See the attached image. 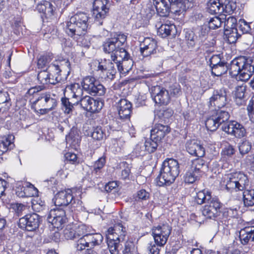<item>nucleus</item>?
<instances>
[{"instance_id": "f257e3e1", "label": "nucleus", "mask_w": 254, "mask_h": 254, "mask_svg": "<svg viewBox=\"0 0 254 254\" xmlns=\"http://www.w3.org/2000/svg\"><path fill=\"white\" fill-rule=\"evenodd\" d=\"M89 17L84 12H78L65 22L64 31L67 35L77 42L86 34Z\"/></svg>"}, {"instance_id": "f03ea898", "label": "nucleus", "mask_w": 254, "mask_h": 254, "mask_svg": "<svg viewBox=\"0 0 254 254\" xmlns=\"http://www.w3.org/2000/svg\"><path fill=\"white\" fill-rule=\"evenodd\" d=\"M179 164L173 158L166 159L162 165L160 174L156 178L159 187L169 186L173 184L180 174Z\"/></svg>"}, {"instance_id": "7ed1b4c3", "label": "nucleus", "mask_w": 254, "mask_h": 254, "mask_svg": "<svg viewBox=\"0 0 254 254\" xmlns=\"http://www.w3.org/2000/svg\"><path fill=\"white\" fill-rule=\"evenodd\" d=\"M127 36L122 33H115L111 37L107 38L103 42L102 47L104 53L111 55V61L117 55H121L126 50L125 45Z\"/></svg>"}, {"instance_id": "20e7f679", "label": "nucleus", "mask_w": 254, "mask_h": 254, "mask_svg": "<svg viewBox=\"0 0 254 254\" xmlns=\"http://www.w3.org/2000/svg\"><path fill=\"white\" fill-rule=\"evenodd\" d=\"M57 105V100L51 97L50 92H46L39 94L32 103L31 108L35 112L44 115L54 109Z\"/></svg>"}, {"instance_id": "39448f33", "label": "nucleus", "mask_w": 254, "mask_h": 254, "mask_svg": "<svg viewBox=\"0 0 254 254\" xmlns=\"http://www.w3.org/2000/svg\"><path fill=\"white\" fill-rule=\"evenodd\" d=\"M249 185L248 176L241 172L230 174L227 178L226 188L228 191H244Z\"/></svg>"}, {"instance_id": "423d86ee", "label": "nucleus", "mask_w": 254, "mask_h": 254, "mask_svg": "<svg viewBox=\"0 0 254 254\" xmlns=\"http://www.w3.org/2000/svg\"><path fill=\"white\" fill-rule=\"evenodd\" d=\"M71 211L68 208H57L50 210L47 215V220L53 227L58 230L62 229L68 217L71 215Z\"/></svg>"}, {"instance_id": "0eeeda50", "label": "nucleus", "mask_w": 254, "mask_h": 254, "mask_svg": "<svg viewBox=\"0 0 254 254\" xmlns=\"http://www.w3.org/2000/svg\"><path fill=\"white\" fill-rule=\"evenodd\" d=\"M103 240V236L99 233H95V230L89 232L87 236L79 242H76L74 248L76 251L81 252L88 248H93L101 244Z\"/></svg>"}, {"instance_id": "6e6552de", "label": "nucleus", "mask_w": 254, "mask_h": 254, "mask_svg": "<svg viewBox=\"0 0 254 254\" xmlns=\"http://www.w3.org/2000/svg\"><path fill=\"white\" fill-rule=\"evenodd\" d=\"M81 85L84 90L92 96H103L106 91L103 85L91 76H87L83 78Z\"/></svg>"}, {"instance_id": "1a4fd4ad", "label": "nucleus", "mask_w": 254, "mask_h": 254, "mask_svg": "<svg viewBox=\"0 0 254 254\" xmlns=\"http://www.w3.org/2000/svg\"><path fill=\"white\" fill-rule=\"evenodd\" d=\"M108 0H94L93 7V15L95 22L98 25L103 24V20L109 12L110 5Z\"/></svg>"}, {"instance_id": "9d476101", "label": "nucleus", "mask_w": 254, "mask_h": 254, "mask_svg": "<svg viewBox=\"0 0 254 254\" xmlns=\"http://www.w3.org/2000/svg\"><path fill=\"white\" fill-rule=\"evenodd\" d=\"M152 236L156 244L165 245L172 231V227L168 223L160 224L153 226L151 229Z\"/></svg>"}, {"instance_id": "9b49d317", "label": "nucleus", "mask_w": 254, "mask_h": 254, "mask_svg": "<svg viewBox=\"0 0 254 254\" xmlns=\"http://www.w3.org/2000/svg\"><path fill=\"white\" fill-rule=\"evenodd\" d=\"M41 218L35 213H29L19 219L18 225L23 230L35 231L39 227Z\"/></svg>"}, {"instance_id": "f8f14e48", "label": "nucleus", "mask_w": 254, "mask_h": 254, "mask_svg": "<svg viewBox=\"0 0 254 254\" xmlns=\"http://www.w3.org/2000/svg\"><path fill=\"white\" fill-rule=\"evenodd\" d=\"M205 203L202 210L203 215L212 219H214L219 215L222 204L217 197H212Z\"/></svg>"}, {"instance_id": "ddd939ff", "label": "nucleus", "mask_w": 254, "mask_h": 254, "mask_svg": "<svg viewBox=\"0 0 254 254\" xmlns=\"http://www.w3.org/2000/svg\"><path fill=\"white\" fill-rule=\"evenodd\" d=\"M112 61L116 64L119 71L123 74L128 73L132 69L133 62L130 54L126 51L121 55H117Z\"/></svg>"}, {"instance_id": "4468645a", "label": "nucleus", "mask_w": 254, "mask_h": 254, "mask_svg": "<svg viewBox=\"0 0 254 254\" xmlns=\"http://www.w3.org/2000/svg\"><path fill=\"white\" fill-rule=\"evenodd\" d=\"M227 91L225 88L214 90L212 96L207 102L209 108L215 107L216 109H221L227 104Z\"/></svg>"}, {"instance_id": "2eb2a0df", "label": "nucleus", "mask_w": 254, "mask_h": 254, "mask_svg": "<svg viewBox=\"0 0 254 254\" xmlns=\"http://www.w3.org/2000/svg\"><path fill=\"white\" fill-rule=\"evenodd\" d=\"M236 24L237 19L233 16H229L224 22L225 34L228 36V40L230 43L235 42L241 37V34L236 27Z\"/></svg>"}, {"instance_id": "dca6fc26", "label": "nucleus", "mask_w": 254, "mask_h": 254, "mask_svg": "<svg viewBox=\"0 0 254 254\" xmlns=\"http://www.w3.org/2000/svg\"><path fill=\"white\" fill-rule=\"evenodd\" d=\"M151 96L155 103L160 105H167L171 100L169 90L160 86L152 88Z\"/></svg>"}, {"instance_id": "f3484780", "label": "nucleus", "mask_w": 254, "mask_h": 254, "mask_svg": "<svg viewBox=\"0 0 254 254\" xmlns=\"http://www.w3.org/2000/svg\"><path fill=\"white\" fill-rule=\"evenodd\" d=\"M78 102L84 110L93 113L98 112L103 106L102 102L95 100L88 95H85L80 100H78Z\"/></svg>"}, {"instance_id": "a211bd4d", "label": "nucleus", "mask_w": 254, "mask_h": 254, "mask_svg": "<svg viewBox=\"0 0 254 254\" xmlns=\"http://www.w3.org/2000/svg\"><path fill=\"white\" fill-rule=\"evenodd\" d=\"M157 41L150 37H146L140 44V53L143 57H148L156 53Z\"/></svg>"}, {"instance_id": "6ab92c4d", "label": "nucleus", "mask_w": 254, "mask_h": 254, "mask_svg": "<svg viewBox=\"0 0 254 254\" xmlns=\"http://www.w3.org/2000/svg\"><path fill=\"white\" fill-rule=\"evenodd\" d=\"M117 104L120 118L124 120H129L131 112V103L126 99H121Z\"/></svg>"}, {"instance_id": "aec40b11", "label": "nucleus", "mask_w": 254, "mask_h": 254, "mask_svg": "<svg viewBox=\"0 0 254 254\" xmlns=\"http://www.w3.org/2000/svg\"><path fill=\"white\" fill-rule=\"evenodd\" d=\"M109 236H113L117 241L123 242L126 240L127 236L126 228L121 223H118L115 224L113 227H110L108 229Z\"/></svg>"}, {"instance_id": "412c9836", "label": "nucleus", "mask_w": 254, "mask_h": 254, "mask_svg": "<svg viewBox=\"0 0 254 254\" xmlns=\"http://www.w3.org/2000/svg\"><path fill=\"white\" fill-rule=\"evenodd\" d=\"M71 192L70 190H62L58 192L55 196V205L64 206L62 209H64L65 207L68 206L73 198Z\"/></svg>"}, {"instance_id": "4be33fe9", "label": "nucleus", "mask_w": 254, "mask_h": 254, "mask_svg": "<svg viewBox=\"0 0 254 254\" xmlns=\"http://www.w3.org/2000/svg\"><path fill=\"white\" fill-rule=\"evenodd\" d=\"M186 147L187 151L191 155L201 158L205 155L204 148L195 140L187 141Z\"/></svg>"}, {"instance_id": "5701e85b", "label": "nucleus", "mask_w": 254, "mask_h": 254, "mask_svg": "<svg viewBox=\"0 0 254 254\" xmlns=\"http://www.w3.org/2000/svg\"><path fill=\"white\" fill-rule=\"evenodd\" d=\"M54 8L53 4L50 1L46 0L41 1L36 6V9L41 13V16L43 19L52 17L54 13Z\"/></svg>"}, {"instance_id": "b1692460", "label": "nucleus", "mask_w": 254, "mask_h": 254, "mask_svg": "<svg viewBox=\"0 0 254 254\" xmlns=\"http://www.w3.org/2000/svg\"><path fill=\"white\" fill-rule=\"evenodd\" d=\"M170 131V128L168 125L161 124H156L150 131V136L154 140L161 143L162 140L166 135Z\"/></svg>"}, {"instance_id": "393cba45", "label": "nucleus", "mask_w": 254, "mask_h": 254, "mask_svg": "<svg viewBox=\"0 0 254 254\" xmlns=\"http://www.w3.org/2000/svg\"><path fill=\"white\" fill-rule=\"evenodd\" d=\"M53 69L57 70V73H59L61 72L60 66L58 65L53 64L49 66L48 68L45 70H41L39 72L37 78L40 83L42 84H47L48 83H53L52 79L50 80V76L52 75V71Z\"/></svg>"}, {"instance_id": "a878e982", "label": "nucleus", "mask_w": 254, "mask_h": 254, "mask_svg": "<svg viewBox=\"0 0 254 254\" xmlns=\"http://www.w3.org/2000/svg\"><path fill=\"white\" fill-rule=\"evenodd\" d=\"M253 61L251 58L245 57V65L241 68L239 79L240 80L246 81L254 73V65L252 64Z\"/></svg>"}, {"instance_id": "bb28decb", "label": "nucleus", "mask_w": 254, "mask_h": 254, "mask_svg": "<svg viewBox=\"0 0 254 254\" xmlns=\"http://www.w3.org/2000/svg\"><path fill=\"white\" fill-rule=\"evenodd\" d=\"M245 57L241 56L234 59L231 63L229 70L230 74L232 76L240 75L241 68L245 65Z\"/></svg>"}, {"instance_id": "cd10ccee", "label": "nucleus", "mask_w": 254, "mask_h": 254, "mask_svg": "<svg viewBox=\"0 0 254 254\" xmlns=\"http://www.w3.org/2000/svg\"><path fill=\"white\" fill-rule=\"evenodd\" d=\"M239 239L243 245H247L251 241L254 242V226H246L239 232Z\"/></svg>"}, {"instance_id": "c85d7f7f", "label": "nucleus", "mask_w": 254, "mask_h": 254, "mask_svg": "<svg viewBox=\"0 0 254 254\" xmlns=\"http://www.w3.org/2000/svg\"><path fill=\"white\" fill-rule=\"evenodd\" d=\"M177 8L175 12L180 15L193 5V0H167Z\"/></svg>"}, {"instance_id": "c756f323", "label": "nucleus", "mask_w": 254, "mask_h": 254, "mask_svg": "<svg viewBox=\"0 0 254 254\" xmlns=\"http://www.w3.org/2000/svg\"><path fill=\"white\" fill-rule=\"evenodd\" d=\"M62 91L65 92L66 90H70L72 93V97L75 98L77 100H80L81 99L84 98L83 87L80 86L79 83H74L69 85H67L65 87L62 86L61 87Z\"/></svg>"}, {"instance_id": "7c9ffc66", "label": "nucleus", "mask_w": 254, "mask_h": 254, "mask_svg": "<svg viewBox=\"0 0 254 254\" xmlns=\"http://www.w3.org/2000/svg\"><path fill=\"white\" fill-rule=\"evenodd\" d=\"M172 3L167 0H161L156 1L155 6L157 13L160 16L166 17L169 15Z\"/></svg>"}, {"instance_id": "2f4dec72", "label": "nucleus", "mask_w": 254, "mask_h": 254, "mask_svg": "<svg viewBox=\"0 0 254 254\" xmlns=\"http://www.w3.org/2000/svg\"><path fill=\"white\" fill-rule=\"evenodd\" d=\"M176 27L174 24L170 23V22L166 21L165 23L162 24L158 28V33L162 38H166L172 34L175 35Z\"/></svg>"}, {"instance_id": "473e14b6", "label": "nucleus", "mask_w": 254, "mask_h": 254, "mask_svg": "<svg viewBox=\"0 0 254 254\" xmlns=\"http://www.w3.org/2000/svg\"><path fill=\"white\" fill-rule=\"evenodd\" d=\"M221 16H226L227 15H231L236 10V3L230 0H222L221 1ZM227 20L225 17V21Z\"/></svg>"}, {"instance_id": "72a5a7b5", "label": "nucleus", "mask_w": 254, "mask_h": 254, "mask_svg": "<svg viewBox=\"0 0 254 254\" xmlns=\"http://www.w3.org/2000/svg\"><path fill=\"white\" fill-rule=\"evenodd\" d=\"M14 136L12 134H9L7 137L3 138L0 142V156L10 150L14 146L13 140Z\"/></svg>"}, {"instance_id": "f704fd0d", "label": "nucleus", "mask_w": 254, "mask_h": 254, "mask_svg": "<svg viewBox=\"0 0 254 254\" xmlns=\"http://www.w3.org/2000/svg\"><path fill=\"white\" fill-rule=\"evenodd\" d=\"M185 42L188 49L192 50L198 43L197 36L193 31L187 30L185 32Z\"/></svg>"}, {"instance_id": "c9c22d12", "label": "nucleus", "mask_w": 254, "mask_h": 254, "mask_svg": "<svg viewBox=\"0 0 254 254\" xmlns=\"http://www.w3.org/2000/svg\"><path fill=\"white\" fill-rule=\"evenodd\" d=\"M211 114L215 118L220 124L222 126V124L229 120L230 115L227 111L222 110L221 109H216L212 110Z\"/></svg>"}, {"instance_id": "e433bc0d", "label": "nucleus", "mask_w": 254, "mask_h": 254, "mask_svg": "<svg viewBox=\"0 0 254 254\" xmlns=\"http://www.w3.org/2000/svg\"><path fill=\"white\" fill-rule=\"evenodd\" d=\"M221 1L222 0H209L207 2V8L209 13L212 14H221Z\"/></svg>"}, {"instance_id": "4c0bfd02", "label": "nucleus", "mask_w": 254, "mask_h": 254, "mask_svg": "<svg viewBox=\"0 0 254 254\" xmlns=\"http://www.w3.org/2000/svg\"><path fill=\"white\" fill-rule=\"evenodd\" d=\"M212 197L210 191L203 190L196 193L194 200L198 204H202L206 203Z\"/></svg>"}, {"instance_id": "58836bf2", "label": "nucleus", "mask_w": 254, "mask_h": 254, "mask_svg": "<svg viewBox=\"0 0 254 254\" xmlns=\"http://www.w3.org/2000/svg\"><path fill=\"white\" fill-rule=\"evenodd\" d=\"M200 177L201 175L199 174L190 167L184 175V180L185 183L192 184L199 180Z\"/></svg>"}, {"instance_id": "ea45409f", "label": "nucleus", "mask_w": 254, "mask_h": 254, "mask_svg": "<svg viewBox=\"0 0 254 254\" xmlns=\"http://www.w3.org/2000/svg\"><path fill=\"white\" fill-rule=\"evenodd\" d=\"M243 200L244 205L247 207L254 205V190L247 189L243 191Z\"/></svg>"}, {"instance_id": "a19ab883", "label": "nucleus", "mask_w": 254, "mask_h": 254, "mask_svg": "<svg viewBox=\"0 0 254 254\" xmlns=\"http://www.w3.org/2000/svg\"><path fill=\"white\" fill-rule=\"evenodd\" d=\"M109 240L108 242V247L111 254H122L120 253L122 245L117 241L113 237L109 236Z\"/></svg>"}, {"instance_id": "79ce46f5", "label": "nucleus", "mask_w": 254, "mask_h": 254, "mask_svg": "<svg viewBox=\"0 0 254 254\" xmlns=\"http://www.w3.org/2000/svg\"><path fill=\"white\" fill-rule=\"evenodd\" d=\"M228 69L229 65L226 62H224L214 66H212L211 68V73L214 76H220L226 73Z\"/></svg>"}, {"instance_id": "37998d69", "label": "nucleus", "mask_w": 254, "mask_h": 254, "mask_svg": "<svg viewBox=\"0 0 254 254\" xmlns=\"http://www.w3.org/2000/svg\"><path fill=\"white\" fill-rule=\"evenodd\" d=\"M61 102L62 109L65 114H69L72 112L74 105H77L79 104L78 100L74 103H71L69 101V99L65 97L62 98Z\"/></svg>"}, {"instance_id": "c03bdc74", "label": "nucleus", "mask_w": 254, "mask_h": 254, "mask_svg": "<svg viewBox=\"0 0 254 254\" xmlns=\"http://www.w3.org/2000/svg\"><path fill=\"white\" fill-rule=\"evenodd\" d=\"M144 144L146 152L149 153H151L154 152L157 150V147L161 144V142L156 140V139L154 140L150 136V139L146 140Z\"/></svg>"}, {"instance_id": "a18cd8bd", "label": "nucleus", "mask_w": 254, "mask_h": 254, "mask_svg": "<svg viewBox=\"0 0 254 254\" xmlns=\"http://www.w3.org/2000/svg\"><path fill=\"white\" fill-rule=\"evenodd\" d=\"M74 230L76 239H77L76 242H79L87 236L91 229L86 225H82Z\"/></svg>"}, {"instance_id": "49530a36", "label": "nucleus", "mask_w": 254, "mask_h": 254, "mask_svg": "<svg viewBox=\"0 0 254 254\" xmlns=\"http://www.w3.org/2000/svg\"><path fill=\"white\" fill-rule=\"evenodd\" d=\"M246 134L247 131L244 126L236 121L232 135L235 136L237 138H241L245 136Z\"/></svg>"}, {"instance_id": "de8ad7c7", "label": "nucleus", "mask_w": 254, "mask_h": 254, "mask_svg": "<svg viewBox=\"0 0 254 254\" xmlns=\"http://www.w3.org/2000/svg\"><path fill=\"white\" fill-rule=\"evenodd\" d=\"M205 124L207 129L211 131L216 130L221 126L211 114L207 118Z\"/></svg>"}, {"instance_id": "09e8293b", "label": "nucleus", "mask_w": 254, "mask_h": 254, "mask_svg": "<svg viewBox=\"0 0 254 254\" xmlns=\"http://www.w3.org/2000/svg\"><path fill=\"white\" fill-rule=\"evenodd\" d=\"M92 137L96 140H101L106 138L105 129L101 126H97L93 128Z\"/></svg>"}, {"instance_id": "8fccbe9b", "label": "nucleus", "mask_w": 254, "mask_h": 254, "mask_svg": "<svg viewBox=\"0 0 254 254\" xmlns=\"http://www.w3.org/2000/svg\"><path fill=\"white\" fill-rule=\"evenodd\" d=\"M122 254H135L136 252L134 243L131 241H127L124 243V247L122 246Z\"/></svg>"}, {"instance_id": "3c124183", "label": "nucleus", "mask_w": 254, "mask_h": 254, "mask_svg": "<svg viewBox=\"0 0 254 254\" xmlns=\"http://www.w3.org/2000/svg\"><path fill=\"white\" fill-rule=\"evenodd\" d=\"M66 142L73 147H76L78 146L80 142V138L78 133L74 131H71L68 136L65 138Z\"/></svg>"}, {"instance_id": "603ef678", "label": "nucleus", "mask_w": 254, "mask_h": 254, "mask_svg": "<svg viewBox=\"0 0 254 254\" xmlns=\"http://www.w3.org/2000/svg\"><path fill=\"white\" fill-rule=\"evenodd\" d=\"M82 202L79 199H73L71 201V202H70V204L68 205V206L65 208H69L71 212L70 216H72V213H76L77 212L80 211L82 210Z\"/></svg>"}, {"instance_id": "864d4df0", "label": "nucleus", "mask_w": 254, "mask_h": 254, "mask_svg": "<svg viewBox=\"0 0 254 254\" xmlns=\"http://www.w3.org/2000/svg\"><path fill=\"white\" fill-rule=\"evenodd\" d=\"M205 166V161L201 158H198L194 160L192 163L190 168L197 172L201 176V173L203 172L202 169L204 166Z\"/></svg>"}, {"instance_id": "5fc2aeb1", "label": "nucleus", "mask_w": 254, "mask_h": 254, "mask_svg": "<svg viewBox=\"0 0 254 254\" xmlns=\"http://www.w3.org/2000/svg\"><path fill=\"white\" fill-rule=\"evenodd\" d=\"M222 19H225V18H221L219 16L211 18L208 21L209 28L211 29H216L220 27L222 23L225 22V21H222Z\"/></svg>"}, {"instance_id": "6e6d98bb", "label": "nucleus", "mask_w": 254, "mask_h": 254, "mask_svg": "<svg viewBox=\"0 0 254 254\" xmlns=\"http://www.w3.org/2000/svg\"><path fill=\"white\" fill-rule=\"evenodd\" d=\"M251 23L247 22L245 20L241 19L238 22V30L242 34H249L251 31Z\"/></svg>"}, {"instance_id": "4d7b16f0", "label": "nucleus", "mask_w": 254, "mask_h": 254, "mask_svg": "<svg viewBox=\"0 0 254 254\" xmlns=\"http://www.w3.org/2000/svg\"><path fill=\"white\" fill-rule=\"evenodd\" d=\"M53 57L51 54H44L38 59L37 65L39 68H43L47 65L52 60Z\"/></svg>"}, {"instance_id": "13d9d810", "label": "nucleus", "mask_w": 254, "mask_h": 254, "mask_svg": "<svg viewBox=\"0 0 254 254\" xmlns=\"http://www.w3.org/2000/svg\"><path fill=\"white\" fill-rule=\"evenodd\" d=\"M197 36V41L198 45L204 43L208 37V30L206 28L201 27L195 33Z\"/></svg>"}, {"instance_id": "bf43d9fd", "label": "nucleus", "mask_w": 254, "mask_h": 254, "mask_svg": "<svg viewBox=\"0 0 254 254\" xmlns=\"http://www.w3.org/2000/svg\"><path fill=\"white\" fill-rule=\"evenodd\" d=\"M106 77L110 80H113L117 73V70L114 66V64L110 62L109 60L108 63V67L106 69Z\"/></svg>"}, {"instance_id": "052dcab7", "label": "nucleus", "mask_w": 254, "mask_h": 254, "mask_svg": "<svg viewBox=\"0 0 254 254\" xmlns=\"http://www.w3.org/2000/svg\"><path fill=\"white\" fill-rule=\"evenodd\" d=\"M236 121L225 122L221 127V129L229 134L232 135Z\"/></svg>"}, {"instance_id": "680f3d73", "label": "nucleus", "mask_w": 254, "mask_h": 254, "mask_svg": "<svg viewBox=\"0 0 254 254\" xmlns=\"http://www.w3.org/2000/svg\"><path fill=\"white\" fill-rule=\"evenodd\" d=\"M169 93L171 97H178L182 94L181 86L178 84H174L169 86Z\"/></svg>"}, {"instance_id": "e2e57ef3", "label": "nucleus", "mask_w": 254, "mask_h": 254, "mask_svg": "<svg viewBox=\"0 0 254 254\" xmlns=\"http://www.w3.org/2000/svg\"><path fill=\"white\" fill-rule=\"evenodd\" d=\"M63 236L66 240L76 239L75 230L71 227V225L66 226L63 230Z\"/></svg>"}, {"instance_id": "0e129e2a", "label": "nucleus", "mask_w": 254, "mask_h": 254, "mask_svg": "<svg viewBox=\"0 0 254 254\" xmlns=\"http://www.w3.org/2000/svg\"><path fill=\"white\" fill-rule=\"evenodd\" d=\"M251 143L247 140L241 142L239 146L240 152L242 155L247 154L251 150Z\"/></svg>"}, {"instance_id": "69168bd1", "label": "nucleus", "mask_w": 254, "mask_h": 254, "mask_svg": "<svg viewBox=\"0 0 254 254\" xmlns=\"http://www.w3.org/2000/svg\"><path fill=\"white\" fill-rule=\"evenodd\" d=\"M122 165L124 169L121 171V177L124 180H129L131 167L126 162H123Z\"/></svg>"}, {"instance_id": "338daca9", "label": "nucleus", "mask_w": 254, "mask_h": 254, "mask_svg": "<svg viewBox=\"0 0 254 254\" xmlns=\"http://www.w3.org/2000/svg\"><path fill=\"white\" fill-rule=\"evenodd\" d=\"M11 209H12L17 216H20L22 214V212L26 210L27 206L22 203H12L11 205Z\"/></svg>"}, {"instance_id": "774afa93", "label": "nucleus", "mask_w": 254, "mask_h": 254, "mask_svg": "<svg viewBox=\"0 0 254 254\" xmlns=\"http://www.w3.org/2000/svg\"><path fill=\"white\" fill-rule=\"evenodd\" d=\"M102 175V172L97 169L93 168L90 174L87 176V179L90 182H92L94 184L97 181V179L100 178Z\"/></svg>"}]
</instances>
